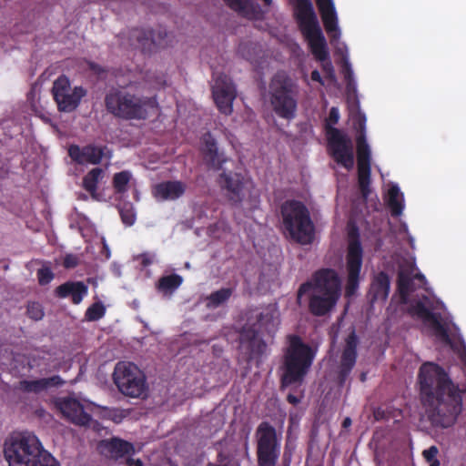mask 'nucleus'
I'll return each mask as SVG.
<instances>
[{
  "mask_svg": "<svg viewBox=\"0 0 466 466\" xmlns=\"http://www.w3.org/2000/svg\"><path fill=\"white\" fill-rule=\"evenodd\" d=\"M182 278L177 274H170L161 277L157 283V289L167 295L172 294L181 284Z\"/></svg>",
  "mask_w": 466,
  "mask_h": 466,
  "instance_id": "obj_33",
  "label": "nucleus"
},
{
  "mask_svg": "<svg viewBox=\"0 0 466 466\" xmlns=\"http://www.w3.org/2000/svg\"><path fill=\"white\" fill-rule=\"evenodd\" d=\"M26 316L35 321L41 320L45 316L43 306L39 302L29 301L26 306Z\"/></svg>",
  "mask_w": 466,
  "mask_h": 466,
  "instance_id": "obj_39",
  "label": "nucleus"
},
{
  "mask_svg": "<svg viewBox=\"0 0 466 466\" xmlns=\"http://www.w3.org/2000/svg\"><path fill=\"white\" fill-rule=\"evenodd\" d=\"M402 195L397 185H392L388 190V205L390 209L391 216L399 217L401 215L404 206L400 199Z\"/></svg>",
  "mask_w": 466,
  "mask_h": 466,
  "instance_id": "obj_34",
  "label": "nucleus"
},
{
  "mask_svg": "<svg viewBox=\"0 0 466 466\" xmlns=\"http://www.w3.org/2000/svg\"><path fill=\"white\" fill-rule=\"evenodd\" d=\"M265 5L269 6L272 4V0H262Z\"/></svg>",
  "mask_w": 466,
  "mask_h": 466,
  "instance_id": "obj_59",
  "label": "nucleus"
},
{
  "mask_svg": "<svg viewBox=\"0 0 466 466\" xmlns=\"http://www.w3.org/2000/svg\"><path fill=\"white\" fill-rule=\"evenodd\" d=\"M65 383L59 375L37 380H23L19 381L18 390L25 393H41L50 388H57Z\"/></svg>",
  "mask_w": 466,
  "mask_h": 466,
  "instance_id": "obj_22",
  "label": "nucleus"
},
{
  "mask_svg": "<svg viewBox=\"0 0 466 466\" xmlns=\"http://www.w3.org/2000/svg\"><path fill=\"white\" fill-rule=\"evenodd\" d=\"M362 262L363 248L358 228H354L349 234L348 250L346 255V297H352L359 289Z\"/></svg>",
  "mask_w": 466,
  "mask_h": 466,
  "instance_id": "obj_12",
  "label": "nucleus"
},
{
  "mask_svg": "<svg viewBox=\"0 0 466 466\" xmlns=\"http://www.w3.org/2000/svg\"><path fill=\"white\" fill-rule=\"evenodd\" d=\"M98 449L103 455L112 459L122 458L134 452L133 445L120 439L102 441Z\"/></svg>",
  "mask_w": 466,
  "mask_h": 466,
  "instance_id": "obj_24",
  "label": "nucleus"
},
{
  "mask_svg": "<svg viewBox=\"0 0 466 466\" xmlns=\"http://www.w3.org/2000/svg\"><path fill=\"white\" fill-rule=\"evenodd\" d=\"M411 273L407 270H400L397 279V288L402 300H406L410 294L415 290Z\"/></svg>",
  "mask_w": 466,
  "mask_h": 466,
  "instance_id": "obj_31",
  "label": "nucleus"
},
{
  "mask_svg": "<svg viewBox=\"0 0 466 466\" xmlns=\"http://www.w3.org/2000/svg\"><path fill=\"white\" fill-rule=\"evenodd\" d=\"M103 411L104 418L115 423H120L127 414V410H103Z\"/></svg>",
  "mask_w": 466,
  "mask_h": 466,
  "instance_id": "obj_41",
  "label": "nucleus"
},
{
  "mask_svg": "<svg viewBox=\"0 0 466 466\" xmlns=\"http://www.w3.org/2000/svg\"><path fill=\"white\" fill-rule=\"evenodd\" d=\"M413 279L419 280L421 283V285H424L426 283V278L422 273L415 274Z\"/></svg>",
  "mask_w": 466,
  "mask_h": 466,
  "instance_id": "obj_54",
  "label": "nucleus"
},
{
  "mask_svg": "<svg viewBox=\"0 0 466 466\" xmlns=\"http://www.w3.org/2000/svg\"><path fill=\"white\" fill-rule=\"evenodd\" d=\"M56 296L60 299L70 297L74 304L78 305L88 293V287L83 281H66L59 285L55 290Z\"/></svg>",
  "mask_w": 466,
  "mask_h": 466,
  "instance_id": "obj_23",
  "label": "nucleus"
},
{
  "mask_svg": "<svg viewBox=\"0 0 466 466\" xmlns=\"http://www.w3.org/2000/svg\"><path fill=\"white\" fill-rule=\"evenodd\" d=\"M356 144L358 185L361 196L366 199L370 194V149L363 135L357 136Z\"/></svg>",
  "mask_w": 466,
  "mask_h": 466,
  "instance_id": "obj_16",
  "label": "nucleus"
},
{
  "mask_svg": "<svg viewBox=\"0 0 466 466\" xmlns=\"http://www.w3.org/2000/svg\"><path fill=\"white\" fill-rule=\"evenodd\" d=\"M44 450L35 434L20 431L12 433L5 440L4 453L9 466H36Z\"/></svg>",
  "mask_w": 466,
  "mask_h": 466,
  "instance_id": "obj_7",
  "label": "nucleus"
},
{
  "mask_svg": "<svg viewBox=\"0 0 466 466\" xmlns=\"http://www.w3.org/2000/svg\"><path fill=\"white\" fill-rule=\"evenodd\" d=\"M231 9L244 15H253L256 11L252 0H223Z\"/></svg>",
  "mask_w": 466,
  "mask_h": 466,
  "instance_id": "obj_37",
  "label": "nucleus"
},
{
  "mask_svg": "<svg viewBox=\"0 0 466 466\" xmlns=\"http://www.w3.org/2000/svg\"><path fill=\"white\" fill-rule=\"evenodd\" d=\"M212 96L221 114L231 115L233 102L237 97V88L230 76L226 74H218L214 76Z\"/></svg>",
  "mask_w": 466,
  "mask_h": 466,
  "instance_id": "obj_15",
  "label": "nucleus"
},
{
  "mask_svg": "<svg viewBox=\"0 0 466 466\" xmlns=\"http://www.w3.org/2000/svg\"><path fill=\"white\" fill-rule=\"evenodd\" d=\"M230 465H209V466H239L238 461H230Z\"/></svg>",
  "mask_w": 466,
  "mask_h": 466,
  "instance_id": "obj_58",
  "label": "nucleus"
},
{
  "mask_svg": "<svg viewBox=\"0 0 466 466\" xmlns=\"http://www.w3.org/2000/svg\"><path fill=\"white\" fill-rule=\"evenodd\" d=\"M390 288V280L389 275L384 272H379L373 279L370 286L373 300H386Z\"/></svg>",
  "mask_w": 466,
  "mask_h": 466,
  "instance_id": "obj_30",
  "label": "nucleus"
},
{
  "mask_svg": "<svg viewBox=\"0 0 466 466\" xmlns=\"http://www.w3.org/2000/svg\"><path fill=\"white\" fill-rule=\"evenodd\" d=\"M284 229L291 239L302 244H311L315 236V227L308 208L299 200H286L280 207Z\"/></svg>",
  "mask_w": 466,
  "mask_h": 466,
  "instance_id": "obj_5",
  "label": "nucleus"
},
{
  "mask_svg": "<svg viewBox=\"0 0 466 466\" xmlns=\"http://www.w3.org/2000/svg\"><path fill=\"white\" fill-rule=\"evenodd\" d=\"M359 338L353 329L345 339V346L342 350L340 363L339 366L337 380L339 386H343L351 373L357 361V348Z\"/></svg>",
  "mask_w": 466,
  "mask_h": 466,
  "instance_id": "obj_17",
  "label": "nucleus"
},
{
  "mask_svg": "<svg viewBox=\"0 0 466 466\" xmlns=\"http://www.w3.org/2000/svg\"><path fill=\"white\" fill-rule=\"evenodd\" d=\"M294 3V15L299 27L308 41L313 56L323 60L328 56V46L319 26L310 0H291Z\"/></svg>",
  "mask_w": 466,
  "mask_h": 466,
  "instance_id": "obj_6",
  "label": "nucleus"
},
{
  "mask_svg": "<svg viewBox=\"0 0 466 466\" xmlns=\"http://www.w3.org/2000/svg\"><path fill=\"white\" fill-rule=\"evenodd\" d=\"M113 381L118 390L130 398L147 396V385L144 372L134 363L119 361L113 372Z\"/></svg>",
  "mask_w": 466,
  "mask_h": 466,
  "instance_id": "obj_11",
  "label": "nucleus"
},
{
  "mask_svg": "<svg viewBox=\"0 0 466 466\" xmlns=\"http://www.w3.org/2000/svg\"><path fill=\"white\" fill-rule=\"evenodd\" d=\"M314 57L317 60L322 62L321 67H322L323 72L326 75V77L330 80H334L335 79V71H334L333 65H332L331 61L329 60V53L328 52L327 58H325L323 60L317 58L315 56H314Z\"/></svg>",
  "mask_w": 466,
  "mask_h": 466,
  "instance_id": "obj_45",
  "label": "nucleus"
},
{
  "mask_svg": "<svg viewBox=\"0 0 466 466\" xmlns=\"http://www.w3.org/2000/svg\"><path fill=\"white\" fill-rule=\"evenodd\" d=\"M365 380V374H362L361 375V380Z\"/></svg>",
  "mask_w": 466,
  "mask_h": 466,
  "instance_id": "obj_61",
  "label": "nucleus"
},
{
  "mask_svg": "<svg viewBox=\"0 0 466 466\" xmlns=\"http://www.w3.org/2000/svg\"><path fill=\"white\" fill-rule=\"evenodd\" d=\"M350 424H351V420L350 418H346L343 421V426L345 428H347V427L350 426Z\"/></svg>",
  "mask_w": 466,
  "mask_h": 466,
  "instance_id": "obj_57",
  "label": "nucleus"
},
{
  "mask_svg": "<svg viewBox=\"0 0 466 466\" xmlns=\"http://www.w3.org/2000/svg\"><path fill=\"white\" fill-rule=\"evenodd\" d=\"M52 95L58 111L70 113L77 108L86 90L83 86L72 87L68 77L62 75L54 81Z\"/></svg>",
  "mask_w": 466,
  "mask_h": 466,
  "instance_id": "obj_13",
  "label": "nucleus"
},
{
  "mask_svg": "<svg viewBox=\"0 0 466 466\" xmlns=\"http://www.w3.org/2000/svg\"><path fill=\"white\" fill-rule=\"evenodd\" d=\"M105 106L108 113L124 120H146L148 109L157 108L155 96H138L126 90L112 89L105 96Z\"/></svg>",
  "mask_w": 466,
  "mask_h": 466,
  "instance_id": "obj_3",
  "label": "nucleus"
},
{
  "mask_svg": "<svg viewBox=\"0 0 466 466\" xmlns=\"http://www.w3.org/2000/svg\"><path fill=\"white\" fill-rule=\"evenodd\" d=\"M127 466H143V463L140 460H134L130 458L127 460Z\"/></svg>",
  "mask_w": 466,
  "mask_h": 466,
  "instance_id": "obj_51",
  "label": "nucleus"
},
{
  "mask_svg": "<svg viewBox=\"0 0 466 466\" xmlns=\"http://www.w3.org/2000/svg\"><path fill=\"white\" fill-rule=\"evenodd\" d=\"M218 183L226 191V197L231 204L237 205L243 201L244 177L241 174L224 171L219 175Z\"/></svg>",
  "mask_w": 466,
  "mask_h": 466,
  "instance_id": "obj_19",
  "label": "nucleus"
},
{
  "mask_svg": "<svg viewBox=\"0 0 466 466\" xmlns=\"http://www.w3.org/2000/svg\"><path fill=\"white\" fill-rule=\"evenodd\" d=\"M313 290L309 297V310L316 317H323L336 306L341 294V282L338 273L332 268L317 270L311 281L302 283L297 292L300 304L302 297Z\"/></svg>",
  "mask_w": 466,
  "mask_h": 466,
  "instance_id": "obj_2",
  "label": "nucleus"
},
{
  "mask_svg": "<svg viewBox=\"0 0 466 466\" xmlns=\"http://www.w3.org/2000/svg\"><path fill=\"white\" fill-rule=\"evenodd\" d=\"M60 411L65 418L76 425L92 428L96 431L100 430V424L93 420L85 410H60Z\"/></svg>",
  "mask_w": 466,
  "mask_h": 466,
  "instance_id": "obj_29",
  "label": "nucleus"
},
{
  "mask_svg": "<svg viewBox=\"0 0 466 466\" xmlns=\"http://www.w3.org/2000/svg\"><path fill=\"white\" fill-rule=\"evenodd\" d=\"M289 347L284 355L282 386L300 384L308 374L315 358L313 349L298 335L289 337Z\"/></svg>",
  "mask_w": 466,
  "mask_h": 466,
  "instance_id": "obj_4",
  "label": "nucleus"
},
{
  "mask_svg": "<svg viewBox=\"0 0 466 466\" xmlns=\"http://www.w3.org/2000/svg\"><path fill=\"white\" fill-rule=\"evenodd\" d=\"M366 116L361 112H359L353 117V126L358 132V136L363 135L366 137Z\"/></svg>",
  "mask_w": 466,
  "mask_h": 466,
  "instance_id": "obj_43",
  "label": "nucleus"
},
{
  "mask_svg": "<svg viewBox=\"0 0 466 466\" xmlns=\"http://www.w3.org/2000/svg\"><path fill=\"white\" fill-rule=\"evenodd\" d=\"M103 176L104 170L101 167H95L83 177V187L93 198L96 196L97 185Z\"/></svg>",
  "mask_w": 466,
  "mask_h": 466,
  "instance_id": "obj_32",
  "label": "nucleus"
},
{
  "mask_svg": "<svg viewBox=\"0 0 466 466\" xmlns=\"http://www.w3.org/2000/svg\"><path fill=\"white\" fill-rule=\"evenodd\" d=\"M37 279L40 285H47L54 279V273L49 268H42L37 270Z\"/></svg>",
  "mask_w": 466,
  "mask_h": 466,
  "instance_id": "obj_46",
  "label": "nucleus"
},
{
  "mask_svg": "<svg viewBox=\"0 0 466 466\" xmlns=\"http://www.w3.org/2000/svg\"><path fill=\"white\" fill-rule=\"evenodd\" d=\"M408 312L411 317L420 319L423 323L429 325L436 335L443 339H449L448 331L441 324L439 315L432 312L423 301L416 300L410 303Z\"/></svg>",
  "mask_w": 466,
  "mask_h": 466,
  "instance_id": "obj_18",
  "label": "nucleus"
},
{
  "mask_svg": "<svg viewBox=\"0 0 466 466\" xmlns=\"http://www.w3.org/2000/svg\"><path fill=\"white\" fill-rule=\"evenodd\" d=\"M344 69H345V78H350L352 75V71H351V68H350V64L345 61V66H344Z\"/></svg>",
  "mask_w": 466,
  "mask_h": 466,
  "instance_id": "obj_53",
  "label": "nucleus"
},
{
  "mask_svg": "<svg viewBox=\"0 0 466 466\" xmlns=\"http://www.w3.org/2000/svg\"><path fill=\"white\" fill-rule=\"evenodd\" d=\"M438 453V448L436 446H431L429 449L423 451L422 456L429 466H440V461L437 458Z\"/></svg>",
  "mask_w": 466,
  "mask_h": 466,
  "instance_id": "obj_42",
  "label": "nucleus"
},
{
  "mask_svg": "<svg viewBox=\"0 0 466 466\" xmlns=\"http://www.w3.org/2000/svg\"><path fill=\"white\" fill-rule=\"evenodd\" d=\"M232 294V288H222L218 290L213 291L206 299L207 307L209 309H216L227 302Z\"/></svg>",
  "mask_w": 466,
  "mask_h": 466,
  "instance_id": "obj_35",
  "label": "nucleus"
},
{
  "mask_svg": "<svg viewBox=\"0 0 466 466\" xmlns=\"http://www.w3.org/2000/svg\"><path fill=\"white\" fill-rule=\"evenodd\" d=\"M287 400L289 401V403H290L292 405H296L297 403H299V399L293 394H289L287 396Z\"/></svg>",
  "mask_w": 466,
  "mask_h": 466,
  "instance_id": "obj_52",
  "label": "nucleus"
},
{
  "mask_svg": "<svg viewBox=\"0 0 466 466\" xmlns=\"http://www.w3.org/2000/svg\"><path fill=\"white\" fill-rule=\"evenodd\" d=\"M310 78L314 82H318L321 86H324V81L318 70H313L310 74Z\"/></svg>",
  "mask_w": 466,
  "mask_h": 466,
  "instance_id": "obj_50",
  "label": "nucleus"
},
{
  "mask_svg": "<svg viewBox=\"0 0 466 466\" xmlns=\"http://www.w3.org/2000/svg\"><path fill=\"white\" fill-rule=\"evenodd\" d=\"M79 264V258L75 254H66L63 259V266L66 268H74Z\"/></svg>",
  "mask_w": 466,
  "mask_h": 466,
  "instance_id": "obj_47",
  "label": "nucleus"
},
{
  "mask_svg": "<svg viewBox=\"0 0 466 466\" xmlns=\"http://www.w3.org/2000/svg\"><path fill=\"white\" fill-rule=\"evenodd\" d=\"M321 19L328 34L338 33V17L332 0H316Z\"/></svg>",
  "mask_w": 466,
  "mask_h": 466,
  "instance_id": "obj_25",
  "label": "nucleus"
},
{
  "mask_svg": "<svg viewBox=\"0 0 466 466\" xmlns=\"http://www.w3.org/2000/svg\"><path fill=\"white\" fill-rule=\"evenodd\" d=\"M270 104L281 118H295L298 109V90L292 80L284 75H276L269 84Z\"/></svg>",
  "mask_w": 466,
  "mask_h": 466,
  "instance_id": "obj_10",
  "label": "nucleus"
},
{
  "mask_svg": "<svg viewBox=\"0 0 466 466\" xmlns=\"http://www.w3.org/2000/svg\"><path fill=\"white\" fill-rule=\"evenodd\" d=\"M423 417H427L431 426L442 428L451 426L456 420L453 410H425Z\"/></svg>",
  "mask_w": 466,
  "mask_h": 466,
  "instance_id": "obj_28",
  "label": "nucleus"
},
{
  "mask_svg": "<svg viewBox=\"0 0 466 466\" xmlns=\"http://www.w3.org/2000/svg\"><path fill=\"white\" fill-rule=\"evenodd\" d=\"M166 31L158 30L157 33L151 29L135 28L130 32V37L136 39L143 51H151L152 46H165Z\"/></svg>",
  "mask_w": 466,
  "mask_h": 466,
  "instance_id": "obj_20",
  "label": "nucleus"
},
{
  "mask_svg": "<svg viewBox=\"0 0 466 466\" xmlns=\"http://www.w3.org/2000/svg\"><path fill=\"white\" fill-rule=\"evenodd\" d=\"M87 64H88V68L97 75H100V74L106 72V70L100 65H98L95 62H88Z\"/></svg>",
  "mask_w": 466,
  "mask_h": 466,
  "instance_id": "obj_49",
  "label": "nucleus"
},
{
  "mask_svg": "<svg viewBox=\"0 0 466 466\" xmlns=\"http://www.w3.org/2000/svg\"><path fill=\"white\" fill-rule=\"evenodd\" d=\"M288 449H289V444L287 445L286 447V451L284 452V460L287 461V460H290V453H288Z\"/></svg>",
  "mask_w": 466,
  "mask_h": 466,
  "instance_id": "obj_56",
  "label": "nucleus"
},
{
  "mask_svg": "<svg viewBox=\"0 0 466 466\" xmlns=\"http://www.w3.org/2000/svg\"><path fill=\"white\" fill-rule=\"evenodd\" d=\"M36 464V466H60L56 459L46 450L43 451Z\"/></svg>",
  "mask_w": 466,
  "mask_h": 466,
  "instance_id": "obj_44",
  "label": "nucleus"
},
{
  "mask_svg": "<svg viewBox=\"0 0 466 466\" xmlns=\"http://www.w3.org/2000/svg\"><path fill=\"white\" fill-rule=\"evenodd\" d=\"M141 264L144 267L149 266L150 264H152V259L147 255H143Z\"/></svg>",
  "mask_w": 466,
  "mask_h": 466,
  "instance_id": "obj_55",
  "label": "nucleus"
},
{
  "mask_svg": "<svg viewBox=\"0 0 466 466\" xmlns=\"http://www.w3.org/2000/svg\"><path fill=\"white\" fill-rule=\"evenodd\" d=\"M95 408H99V409H102V408H106V406H100V405H96Z\"/></svg>",
  "mask_w": 466,
  "mask_h": 466,
  "instance_id": "obj_60",
  "label": "nucleus"
},
{
  "mask_svg": "<svg viewBox=\"0 0 466 466\" xmlns=\"http://www.w3.org/2000/svg\"><path fill=\"white\" fill-rule=\"evenodd\" d=\"M421 402L430 408H462L466 388L454 383L446 370L437 363L424 362L418 372Z\"/></svg>",
  "mask_w": 466,
  "mask_h": 466,
  "instance_id": "obj_1",
  "label": "nucleus"
},
{
  "mask_svg": "<svg viewBox=\"0 0 466 466\" xmlns=\"http://www.w3.org/2000/svg\"><path fill=\"white\" fill-rule=\"evenodd\" d=\"M257 437L259 466H275L279 453V442L275 429L268 423H262L258 428Z\"/></svg>",
  "mask_w": 466,
  "mask_h": 466,
  "instance_id": "obj_14",
  "label": "nucleus"
},
{
  "mask_svg": "<svg viewBox=\"0 0 466 466\" xmlns=\"http://www.w3.org/2000/svg\"><path fill=\"white\" fill-rule=\"evenodd\" d=\"M339 119V112L337 107H331L325 123V133L328 142L329 156L338 164L350 170L354 167L353 145L350 137L334 127Z\"/></svg>",
  "mask_w": 466,
  "mask_h": 466,
  "instance_id": "obj_8",
  "label": "nucleus"
},
{
  "mask_svg": "<svg viewBox=\"0 0 466 466\" xmlns=\"http://www.w3.org/2000/svg\"><path fill=\"white\" fill-rule=\"evenodd\" d=\"M132 178V174L128 170H123L114 175L112 185L116 194H125L128 190V184Z\"/></svg>",
  "mask_w": 466,
  "mask_h": 466,
  "instance_id": "obj_36",
  "label": "nucleus"
},
{
  "mask_svg": "<svg viewBox=\"0 0 466 466\" xmlns=\"http://www.w3.org/2000/svg\"><path fill=\"white\" fill-rule=\"evenodd\" d=\"M68 156L71 159L80 165L89 163L97 165L101 162L104 151L102 147L87 145L80 147L77 145H71L68 148Z\"/></svg>",
  "mask_w": 466,
  "mask_h": 466,
  "instance_id": "obj_21",
  "label": "nucleus"
},
{
  "mask_svg": "<svg viewBox=\"0 0 466 466\" xmlns=\"http://www.w3.org/2000/svg\"><path fill=\"white\" fill-rule=\"evenodd\" d=\"M62 403L65 406L64 408H85L78 400L70 396L63 398Z\"/></svg>",
  "mask_w": 466,
  "mask_h": 466,
  "instance_id": "obj_48",
  "label": "nucleus"
},
{
  "mask_svg": "<svg viewBox=\"0 0 466 466\" xmlns=\"http://www.w3.org/2000/svg\"><path fill=\"white\" fill-rule=\"evenodd\" d=\"M185 191V183L178 180L162 182L155 187V195L163 200L177 199L184 195Z\"/></svg>",
  "mask_w": 466,
  "mask_h": 466,
  "instance_id": "obj_27",
  "label": "nucleus"
},
{
  "mask_svg": "<svg viewBox=\"0 0 466 466\" xmlns=\"http://www.w3.org/2000/svg\"><path fill=\"white\" fill-rule=\"evenodd\" d=\"M106 314V307L101 301L91 304L85 312V319L87 321H96L102 319Z\"/></svg>",
  "mask_w": 466,
  "mask_h": 466,
  "instance_id": "obj_38",
  "label": "nucleus"
},
{
  "mask_svg": "<svg viewBox=\"0 0 466 466\" xmlns=\"http://www.w3.org/2000/svg\"><path fill=\"white\" fill-rule=\"evenodd\" d=\"M204 155L209 167L215 170H219L222 165L227 161L223 153L218 152L217 142L210 134L204 137Z\"/></svg>",
  "mask_w": 466,
  "mask_h": 466,
  "instance_id": "obj_26",
  "label": "nucleus"
},
{
  "mask_svg": "<svg viewBox=\"0 0 466 466\" xmlns=\"http://www.w3.org/2000/svg\"><path fill=\"white\" fill-rule=\"evenodd\" d=\"M122 222L126 226H132L136 221V214L131 205L126 204L119 208Z\"/></svg>",
  "mask_w": 466,
  "mask_h": 466,
  "instance_id": "obj_40",
  "label": "nucleus"
},
{
  "mask_svg": "<svg viewBox=\"0 0 466 466\" xmlns=\"http://www.w3.org/2000/svg\"><path fill=\"white\" fill-rule=\"evenodd\" d=\"M276 331L277 324L270 311L258 313L255 322L248 323L242 328L240 341L248 345L250 359L261 358L266 353L268 345L263 337H273Z\"/></svg>",
  "mask_w": 466,
  "mask_h": 466,
  "instance_id": "obj_9",
  "label": "nucleus"
}]
</instances>
